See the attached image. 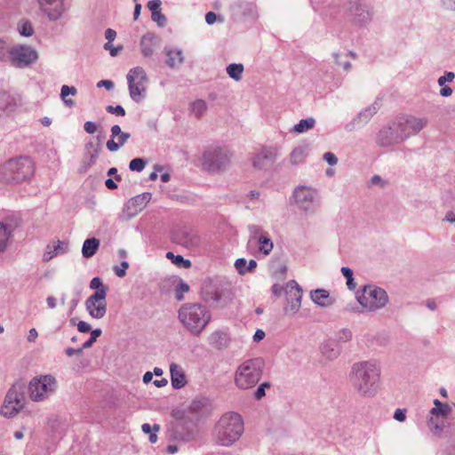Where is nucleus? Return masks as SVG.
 <instances>
[{"instance_id":"6ab92c4d","label":"nucleus","mask_w":455,"mask_h":455,"mask_svg":"<svg viewBox=\"0 0 455 455\" xmlns=\"http://www.w3.org/2000/svg\"><path fill=\"white\" fill-rule=\"evenodd\" d=\"M244 432V423L237 412L229 411V445L240 439Z\"/></svg>"},{"instance_id":"412c9836","label":"nucleus","mask_w":455,"mask_h":455,"mask_svg":"<svg viewBox=\"0 0 455 455\" xmlns=\"http://www.w3.org/2000/svg\"><path fill=\"white\" fill-rule=\"evenodd\" d=\"M427 120L426 118H415L409 117L405 120H399V124H401L405 132L417 133L421 131L427 125Z\"/></svg>"},{"instance_id":"de8ad7c7","label":"nucleus","mask_w":455,"mask_h":455,"mask_svg":"<svg viewBox=\"0 0 455 455\" xmlns=\"http://www.w3.org/2000/svg\"><path fill=\"white\" fill-rule=\"evenodd\" d=\"M116 36V32L112 28H108L105 32V37L108 40V43L105 44V49H110L111 42L115 40Z\"/></svg>"},{"instance_id":"9b49d317","label":"nucleus","mask_w":455,"mask_h":455,"mask_svg":"<svg viewBox=\"0 0 455 455\" xmlns=\"http://www.w3.org/2000/svg\"><path fill=\"white\" fill-rule=\"evenodd\" d=\"M107 291L108 288H101L85 300V308L92 318L101 319L105 316L107 313Z\"/></svg>"},{"instance_id":"603ef678","label":"nucleus","mask_w":455,"mask_h":455,"mask_svg":"<svg viewBox=\"0 0 455 455\" xmlns=\"http://www.w3.org/2000/svg\"><path fill=\"white\" fill-rule=\"evenodd\" d=\"M129 267L127 261H122L120 267H115V273L119 277H124L126 275V269Z\"/></svg>"},{"instance_id":"1a4fd4ad","label":"nucleus","mask_w":455,"mask_h":455,"mask_svg":"<svg viewBox=\"0 0 455 455\" xmlns=\"http://www.w3.org/2000/svg\"><path fill=\"white\" fill-rule=\"evenodd\" d=\"M131 98L139 102L145 95L148 79L145 70L140 67L132 68L127 74Z\"/></svg>"},{"instance_id":"f03ea898","label":"nucleus","mask_w":455,"mask_h":455,"mask_svg":"<svg viewBox=\"0 0 455 455\" xmlns=\"http://www.w3.org/2000/svg\"><path fill=\"white\" fill-rule=\"evenodd\" d=\"M35 163L28 156L11 158L0 165V181L19 184L29 180L35 174Z\"/></svg>"},{"instance_id":"20e7f679","label":"nucleus","mask_w":455,"mask_h":455,"mask_svg":"<svg viewBox=\"0 0 455 455\" xmlns=\"http://www.w3.org/2000/svg\"><path fill=\"white\" fill-rule=\"evenodd\" d=\"M264 364V361L260 357L249 359L243 363L235 375L236 387L240 389L254 387L262 376Z\"/></svg>"},{"instance_id":"79ce46f5","label":"nucleus","mask_w":455,"mask_h":455,"mask_svg":"<svg viewBox=\"0 0 455 455\" xmlns=\"http://www.w3.org/2000/svg\"><path fill=\"white\" fill-rule=\"evenodd\" d=\"M189 291V286L188 283H186L183 281H180L179 284L176 286L175 292H176V299L178 300H182L184 298V293L188 292Z\"/></svg>"},{"instance_id":"b1692460","label":"nucleus","mask_w":455,"mask_h":455,"mask_svg":"<svg viewBox=\"0 0 455 455\" xmlns=\"http://www.w3.org/2000/svg\"><path fill=\"white\" fill-rule=\"evenodd\" d=\"M322 355L328 360H334L340 355L341 347L338 342L334 340H328L321 346Z\"/></svg>"},{"instance_id":"393cba45","label":"nucleus","mask_w":455,"mask_h":455,"mask_svg":"<svg viewBox=\"0 0 455 455\" xmlns=\"http://www.w3.org/2000/svg\"><path fill=\"white\" fill-rule=\"evenodd\" d=\"M311 299L318 306L326 307L331 306L334 299L330 298L328 291L323 289H316L310 292Z\"/></svg>"},{"instance_id":"473e14b6","label":"nucleus","mask_w":455,"mask_h":455,"mask_svg":"<svg viewBox=\"0 0 455 455\" xmlns=\"http://www.w3.org/2000/svg\"><path fill=\"white\" fill-rule=\"evenodd\" d=\"M77 92L76 88L74 86H68V85H62L61 91H60V97L65 102V104L68 107L74 106L75 102L70 100L67 99L68 95H76Z\"/></svg>"},{"instance_id":"052dcab7","label":"nucleus","mask_w":455,"mask_h":455,"mask_svg":"<svg viewBox=\"0 0 455 455\" xmlns=\"http://www.w3.org/2000/svg\"><path fill=\"white\" fill-rule=\"evenodd\" d=\"M249 230L250 232L251 233V235H253L254 238H256V236L259 235V236L260 235H266L267 233L263 232L261 227L259 226H257V225H251L249 226Z\"/></svg>"},{"instance_id":"13d9d810","label":"nucleus","mask_w":455,"mask_h":455,"mask_svg":"<svg viewBox=\"0 0 455 455\" xmlns=\"http://www.w3.org/2000/svg\"><path fill=\"white\" fill-rule=\"evenodd\" d=\"M90 288L92 290L100 291L101 288H106L103 286L101 279L100 277H94L92 279L90 283Z\"/></svg>"},{"instance_id":"bb28decb","label":"nucleus","mask_w":455,"mask_h":455,"mask_svg":"<svg viewBox=\"0 0 455 455\" xmlns=\"http://www.w3.org/2000/svg\"><path fill=\"white\" fill-rule=\"evenodd\" d=\"M99 247V239L95 237L86 239L83 244L82 254L84 258H91L97 252Z\"/></svg>"},{"instance_id":"cd10ccee","label":"nucleus","mask_w":455,"mask_h":455,"mask_svg":"<svg viewBox=\"0 0 455 455\" xmlns=\"http://www.w3.org/2000/svg\"><path fill=\"white\" fill-rule=\"evenodd\" d=\"M258 243L259 244V251L265 255H268L273 249V242L267 234L260 235L258 237Z\"/></svg>"},{"instance_id":"dca6fc26","label":"nucleus","mask_w":455,"mask_h":455,"mask_svg":"<svg viewBox=\"0 0 455 455\" xmlns=\"http://www.w3.org/2000/svg\"><path fill=\"white\" fill-rule=\"evenodd\" d=\"M276 151L274 148H262L252 157V166L257 170L270 169L275 164Z\"/></svg>"},{"instance_id":"4d7b16f0","label":"nucleus","mask_w":455,"mask_h":455,"mask_svg":"<svg viewBox=\"0 0 455 455\" xmlns=\"http://www.w3.org/2000/svg\"><path fill=\"white\" fill-rule=\"evenodd\" d=\"M339 339L344 342L349 341L352 339V332L348 329H343L339 332Z\"/></svg>"},{"instance_id":"7c9ffc66","label":"nucleus","mask_w":455,"mask_h":455,"mask_svg":"<svg viewBox=\"0 0 455 455\" xmlns=\"http://www.w3.org/2000/svg\"><path fill=\"white\" fill-rule=\"evenodd\" d=\"M315 120L313 117L301 119L297 124L294 125L293 131L298 133H302L315 126Z\"/></svg>"},{"instance_id":"ddd939ff","label":"nucleus","mask_w":455,"mask_h":455,"mask_svg":"<svg viewBox=\"0 0 455 455\" xmlns=\"http://www.w3.org/2000/svg\"><path fill=\"white\" fill-rule=\"evenodd\" d=\"M223 287L224 285L218 280H205L201 290L203 299L211 305H217L223 296Z\"/></svg>"},{"instance_id":"7ed1b4c3","label":"nucleus","mask_w":455,"mask_h":455,"mask_svg":"<svg viewBox=\"0 0 455 455\" xmlns=\"http://www.w3.org/2000/svg\"><path fill=\"white\" fill-rule=\"evenodd\" d=\"M178 317L191 334L198 336L210 323L212 315L200 303H185L180 307Z\"/></svg>"},{"instance_id":"c85d7f7f","label":"nucleus","mask_w":455,"mask_h":455,"mask_svg":"<svg viewBox=\"0 0 455 455\" xmlns=\"http://www.w3.org/2000/svg\"><path fill=\"white\" fill-rule=\"evenodd\" d=\"M183 57L182 52L178 50H172L167 52L166 63L169 67L174 68L177 65L182 63Z\"/></svg>"},{"instance_id":"680f3d73","label":"nucleus","mask_w":455,"mask_h":455,"mask_svg":"<svg viewBox=\"0 0 455 455\" xmlns=\"http://www.w3.org/2000/svg\"><path fill=\"white\" fill-rule=\"evenodd\" d=\"M161 4H162V2L160 0H151L148 2V7L153 13L154 12L160 11L159 9H160Z\"/></svg>"},{"instance_id":"39448f33","label":"nucleus","mask_w":455,"mask_h":455,"mask_svg":"<svg viewBox=\"0 0 455 455\" xmlns=\"http://www.w3.org/2000/svg\"><path fill=\"white\" fill-rule=\"evenodd\" d=\"M359 304L369 312L384 307L388 302L387 291L375 285H365L356 295Z\"/></svg>"},{"instance_id":"f8f14e48","label":"nucleus","mask_w":455,"mask_h":455,"mask_svg":"<svg viewBox=\"0 0 455 455\" xmlns=\"http://www.w3.org/2000/svg\"><path fill=\"white\" fill-rule=\"evenodd\" d=\"M285 295L287 304L283 307L285 314L294 315L301 306L302 289L294 280L286 284Z\"/></svg>"},{"instance_id":"ea45409f","label":"nucleus","mask_w":455,"mask_h":455,"mask_svg":"<svg viewBox=\"0 0 455 455\" xmlns=\"http://www.w3.org/2000/svg\"><path fill=\"white\" fill-rule=\"evenodd\" d=\"M10 236L7 228L0 222V252L5 249L6 242Z\"/></svg>"},{"instance_id":"f704fd0d","label":"nucleus","mask_w":455,"mask_h":455,"mask_svg":"<svg viewBox=\"0 0 455 455\" xmlns=\"http://www.w3.org/2000/svg\"><path fill=\"white\" fill-rule=\"evenodd\" d=\"M243 69V65L241 63L229 64V78H232L237 82L240 81L242 79Z\"/></svg>"},{"instance_id":"5fc2aeb1","label":"nucleus","mask_w":455,"mask_h":455,"mask_svg":"<svg viewBox=\"0 0 455 455\" xmlns=\"http://www.w3.org/2000/svg\"><path fill=\"white\" fill-rule=\"evenodd\" d=\"M394 419L399 422H403L406 419V409H396L394 413Z\"/></svg>"},{"instance_id":"a19ab883","label":"nucleus","mask_w":455,"mask_h":455,"mask_svg":"<svg viewBox=\"0 0 455 455\" xmlns=\"http://www.w3.org/2000/svg\"><path fill=\"white\" fill-rule=\"evenodd\" d=\"M191 108L196 116H200L205 111L206 104L204 100H197L192 103Z\"/></svg>"},{"instance_id":"f257e3e1","label":"nucleus","mask_w":455,"mask_h":455,"mask_svg":"<svg viewBox=\"0 0 455 455\" xmlns=\"http://www.w3.org/2000/svg\"><path fill=\"white\" fill-rule=\"evenodd\" d=\"M349 377L352 386L360 395L373 396L379 387L380 367L375 361L355 363Z\"/></svg>"},{"instance_id":"c03bdc74","label":"nucleus","mask_w":455,"mask_h":455,"mask_svg":"<svg viewBox=\"0 0 455 455\" xmlns=\"http://www.w3.org/2000/svg\"><path fill=\"white\" fill-rule=\"evenodd\" d=\"M377 111V108L372 106L371 108H369L368 109H365L363 112H361L357 119L362 120L363 122H367Z\"/></svg>"},{"instance_id":"c756f323","label":"nucleus","mask_w":455,"mask_h":455,"mask_svg":"<svg viewBox=\"0 0 455 455\" xmlns=\"http://www.w3.org/2000/svg\"><path fill=\"white\" fill-rule=\"evenodd\" d=\"M60 251H62L60 241H56L48 244L47 250L44 255V260H51L54 256H56L59 253Z\"/></svg>"},{"instance_id":"864d4df0","label":"nucleus","mask_w":455,"mask_h":455,"mask_svg":"<svg viewBox=\"0 0 455 455\" xmlns=\"http://www.w3.org/2000/svg\"><path fill=\"white\" fill-rule=\"evenodd\" d=\"M152 20L158 23L159 26L164 25L166 19L164 14L161 13L160 11L154 12L151 15Z\"/></svg>"},{"instance_id":"338daca9","label":"nucleus","mask_w":455,"mask_h":455,"mask_svg":"<svg viewBox=\"0 0 455 455\" xmlns=\"http://www.w3.org/2000/svg\"><path fill=\"white\" fill-rule=\"evenodd\" d=\"M8 52V47L6 43L0 39V59L3 60Z\"/></svg>"},{"instance_id":"423d86ee","label":"nucleus","mask_w":455,"mask_h":455,"mask_svg":"<svg viewBox=\"0 0 455 455\" xmlns=\"http://www.w3.org/2000/svg\"><path fill=\"white\" fill-rule=\"evenodd\" d=\"M56 387V379L51 375L34 378L28 384L29 398L34 402L44 401L55 391Z\"/></svg>"},{"instance_id":"c9c22d12","label":"nucleus","mask_w":455,"mask_h":455,"mask_svg":"<svg viewBox=\"0 0 455 455\" xmlns=\"http://www.w3.org/2000/svg\"><path fill=\"white\" fill-rule=\"evenodd\" d=\"M166 258L177 266H182L185 268L191 267V262L188 259H185L181 255H175L172 251L166 253Z\"/></svg>"},{"instance_id":"0e129e2a","label":"nucleus","mask_w":455,"mask_h":455,"mask_svg":"<svg viewBox=\"0 0 455 455\" xmlns=\"http://www.w3.org/2000/svg\"><path fill=\"white\" fill-rule=\"evenodd\" d=\"M286 287H283L278 283H275L272 286V292L275 296L280 297L283 292L285 293Z\"/></svg>"},{"instance_id":"3c124183","label":"nucleus","mask_w":455,"mask_h":455,"mask_svg":"<svg viewBox=\"0 0 455 455\" xmlns=\"http://www.w3.org/2000/svg\"><path fill=\"white\" fill-rule=\"evenodd\" d=\"M454 78L455 74L453 72H445L444 76H442L438 78V85L443 86L446 82H452Z\"/></svg>"},{"instance_id":"774afa93","label":"nucleus","mask_w":455,"mask_h":455,"mask_svg":"<svg viewBox=\"0 0 455 455\" xmlns=\"http://www.w3.org/2000/svg\"><path fill=\"white\" fill-rule=\"evenodd\" d=\"M217 20V15L213 12H209L205 15V21L209 25H212Z\"/></svg>"},{"instance_id":"49530a36","label":"nucleus","mask_w":455,"mask_h":455,"mask_svg":"<svg viewBox=\"0 0 455 455\" xmlns=\"http://www.w3.org/2000/svg\"><path fill=\"white\" fill-rule=\"evenodd\" d=\"M101 331L100 329H95L92 331L90 339L83 345V348L90 347L96 339L100 336Z\"/></svg>"},{"instance_id":"09e8293b","label":"nucleus","mask_w":455,"mask_h":455,"mask_svg":"<svg viewBox=\"0 0 455 455\" xmlns=\"http://www.w3.org/2000/svg\"><path fill=\"white\" fill-rule=\"evenodd\" d=\"M235 267L240 275H244L246 273L245 268L247 267L246 259L243 258L237 259L235 262Z\"/></svg>"},{"instance_id":"aec40b11","label":"nucleus","mask_w":455,"mask_h":455,"mask_svg":"<svg viewBox=\"0 0 455 455\" xmlns=\"http://www.w3.org/2000/svg\"><path fill=\"white\" fill-rule=\"evenodd\" d=\"M350 12L355 15L358 23H366L371 19V12L369 8L360 2H355L352 4Z\"/></svg>"},{"instance_id":"bf43d9fd","label":"nucleus","mask_w":455,"mask_h":455,"mask_svg":"<svg viewBox=\"0 0 455 455\" xmlns=\"http://www.w3.org/2000/svg\"><path fill=\"white\" fill-rule=\"evenodd\" d=\"M323 159L330 164L335 165L338 163L337 156L331 152H326L323 155Z\"/></svg>"},{"instance_id":"2eb2a0df","label":"nucleus","mask_w":455,"mask_h":455,"mask_svg":"<svg viewBox=\"0 0 455 455\" xmlns=\"http://www.w3.org/2000/svg\"><path fill=\"white\" fill-rule=\"evenodd\" d=\"M226 160V153L220 148H212L203 156V165L209 172L219 171L222 168Z\"/></svg>"},{"instance_id":"e2e57ef3","label":"nucleus","mask_w":455,"mask_h":455,"mask_svg":"<svg viewBox=\"0 0 455 455\" xmlns=\"http://www.w3.org/2000/svg\"><path fill=\"white\" fill-rule=\"evenodd\" d=\"M160 431V426L158 424H155L153 426V433L149 435V442L151 443H156L157 442V433Z\"/></svg>"},{"instance_id":"8fccbe9b","label":"nucleus","mask_w":455,"mask_h":455,"mask_svg":"<svg viewBox=\"0 0 455 455\" xmlns=\"http://www.w3.org/2000/svg\"><path fill=\"white\" fill-rule=\"evenodd\" d=\"M106 110H107V112H108L110 114H114L116 116H124L125 115L124 108L122 106H120V105H117L116 107L108 106L106 108Z\"/></svg>"},{"instance_id":"37998d69","label":"nucleus","mask_w":455,"mask_h":455,"mask_svg":"<svg viewBox=\"0 0 455 455\" xmlns=\"http://www.w3.org/2000/svg\"><path fill=\"white\" fill-rule=\"evenodd\" d=\"M146 165V162L142 158H134L130 162L129 168L131 171L141 172Z\"/></svg>"},{"instance_id":"6e6d98bb","label":"nucleus","mask_w":455,"mask_h":455,"mask_svg":"<svg viewBox=\"0 0 455 455\" xmlns=\"http://www.w3.org/2000/svg\"><path fill=\"white\" fill-rule=\"evenodd\" d=\"M84 129L87 133L93 134L96 132L98 125L93 122L87 121L84 124Z\"/></svg>"},{"instance_id":"4468645a","label":"nucleus","mask_w":455,"mask_h":455,"mask_svg":"<svg viewBox=\"0 0 455 455\" xmlns=\"http://www.w3.org/2000/svg\"><path fill=\"white\" fill-rule=\"evenodd\" d=\"M315 196L316 190L307 186H298L294 188L292 193L295 204L304 212L312 210Z\"/></svg>"},{"instance_id":"a211bd4d","label":"nucleus","mask_w":455,"mask_h":455,"mask_svg":"<svg viewBox=\"0 0 455 455\" xmlns=\"http://www.w3.org/2000/svg\"><path fill=\"white\" fill-rule=\"evenodd\" d=\"M130 137V133L122 132L120 126L115 124L111 127V139L107 141V148L110 152H116L126 143Z\"/></svg>"},{"instance_id":"9d476101","label":"nucleus","mask_w":455,"mask_h":455,"mask_svg":"<svg viewBox=\"0 0 455 455\" xmlns=\"http://www.w3.org/2000/svg\"><path fill=\"white\" fill-rule=\"evenodd\" d=\"M7 53L12 64L18 68L27 67L38 59L36 51L26 44H15L8 49Z\"/></svg>"},{"instance_id":"2f4dec72","label":"nucleus","mask_w":455,"mask_h":455,"mask_svg":"<svg viewBox=\"0 0 455 455\" xmlns=\"http://www.w3.org/2000/svg\"><path fill=\"white\" fill-rule=\"evenodd\" d=\"M215 435L217 438L219 439V442L220 444L225 445L226 440L228 438V432H227V427L226 422L224 419H220L217 426L215 427Z\"/></svg>"},{"instance_id":"e433bc0d","label":"nucleus","mask_w":455,"mask_h":455,"mask_svg":"<svg viewBox=\"0 0 455 455\" xmlns=\"http://www.w3.org/2000/svg\"><path fill=\"white\" fill-rule=\"evenodd\" d=\"M341 273L347 279V285L350 291H354L356 288V283L354 281L353 270L348 267H342Z\"/></svg>"},{"instance_id":"72a5a7b5","label":"nucleus","mask_w":455,"mask_h":455,"mask_svg":"<svg viewBox=\"0 0 455 455\" xmlns=\"http://www.w3.org/2000/svg\"><path fill=\"white\" fill-rule=\"evenodd\" d=\"M307 156L306 149L302 147L295 148L290 156V160L292 164H298L305 159Z\"/></svg>"},{"instance_id":"a878e982","label":"nucleus","mask_w":455,"mask_h":455,"mask_svg":"<svg viewBox=\"0 0 455 455\" xmlns=\"http://www.w3.org/2000/svg\"><path fill=\"white\" fill-rule=\"evenodd\" d=\"M435 407L430 410V414L435 418L442 417L447 419L451 412V407L448 403L440 402L438 399L434 400Z\"/></svg>"},{"instance_id":"0eeeda50","label":"nucleus","mask_w":455,"mask_h":455,"mask_svg":"<svg viewBox=\"0 0 455 455\" xmlns=\"http://www.w3.org/2000/svg\"><path fill=\"white\" fill-rule=\"evenodd\" d=\"M25 399L20 386L13 385L5 395L0 414L4 418L15 417L23 408Z\"/></svg>"},{"instance_id":"58836bf2","label":"nucleus","mask_w":455,"mask_h":455,"mask_svg":"<svg viewBox=\"0 0 455 455\" xmlns=\"http://www.w3.org/2000/svg\"><path fill=\"white\" fill-rule=\"evenodd\" d=\"M427 426H428L429 429L432 431V433L435 435H440L443 432V427H444L443 422L439 424L436 421L435 417L432 416V415H431V418L427 420Z\"/></svg>"},{"instance_id":"6e6552de","label":"nucleus","mask_w":455,"mask_h":455,"mask_svg":"<svg viewBox=\"0 0 455 455\" xmlns=\"http://www.w3.org/2000/svg\"><path fill=\"white\" fill-rule=\"evenodd\" d=\"M410 136V132H405L403 126L398 122L383 127L377 134L376 143L380 147H391L401 143Z\"/></svg>"},{"instance_id":"4be33fe9","label":"nucleus","mask_w":455,"mask_h":455,"mask_svg":"<svg viewBox=\"0 0 455 455\" xmlns=\"http://www.w3.org/2000/svg\"><path fill=\"white\" fill-rule=\"evenodd\" d=\"M157 44L158 39L154 34L148 33L144 35L140 39V49L142 54L145 57L152 56Z\"/></svg>"},{"instance_id":"69168bd1","label":"nucleus","mask_w":455,"mask_h":455,"mask_svg":"<svg viewBox=\"0 0 455 455\" xmlns=\"http://www.w3.org/2000/svg\"><path fill=\"white\" fill-rule=\"evenodd\" d=\"M77 329L80 332H88L91 330V325L84 321H80L77 323Z\"/></svg>"},{"instance_id":"a18cd8bd","label":"nucleus","mask_w":455,"mask_h":455,"mask_svg":"<svg viewBox=\"0 0 455 455\" xmlns=\"http://www.w3.org/2000/svg\"><path fill=\"white\" fill-rule=\"evenodd\" d=\"M224 337H225V333L220 332V331H215V332L212 333V335L209 338L210 343L216 347H220L221 340L224 339Z\"/></svg>"},{"instance_id":"f3484780","label":"nucleus","mask_w":455,"mask_h":455,"mask_svg":"<svg viewBox=\"0 0 455 455\" xmlns=\"http://www.w3.org/2000/svg\"><path fill=\"white\" fill-rule=\"evenodd\" d=\"M40 10L52 20H59L64 11L63 0H37Z\"/></svg>"},{"instance_id":"4c0bfd02","label":"nucleus","mask_w":455,"mask_h":455,"mask_svg":"<svg viewBox=\"0 0 455 455\" xmlns=\"http://www.w3.org/2000/svg\"><path fill=\"white\" fill-rule=\"evenodd\" d=\"M19 33L23 36H30L34 33L31 22L28 20H20L18 24Z\"/></svg>"},{"instance_id":"5701e85b","label":"nucleus","mask_w":455,"mask_h":455,"mask_svg":"<svg viewBox=\"0 0 455 455\" xmlns=\"http://www.w3.org/2000/svg\"><path fill=\"white\" fill-rule=\"evenodd\" d=\"M170 371L172 387L174 388L183 387L187 383L183 369L176 363H172L170 366Z\"/></svg>"}]
</instances>
